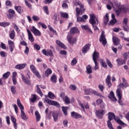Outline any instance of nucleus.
<instances>
[{
  "mask_svg": "<svg viewBox=\"0 0 129 129\" xmlns=\"http://www.w3.org/2000/svg\"><path fill=\"white\" fill-rule=\"evenodd\" d=\"M17 105L21 110V118H22V119H24V120H27V119H28V117H27V115H26V113H25V111H24V110L25 109V108H24V106L22 105L21 100H20L19 99H17Z\"/></svg>",
  "mask_w": 129,
  "mask_h": 129,
  "instance_id": "1",
  "label": "nucleus"
},
{
  "mask_svg": "<svg viewBox=\"0 0 129 129\" xmlns=\"http://www.w3.org/2000/svg\"><path fill=\"white\" fill-rule=\"evenodd\" d=\"M76 17H78L77 19V22H85V20H84V19H83L82 17H79V15H81V16L83 15L82 12L83 11H80V10H79V8H77L76 9Z\"/></svg>",
  "mask_w": 129,
  "mask_h": 129,
  "instance_id": "2",
  "label": "nucleus"
},
{
  "mask_svg": "<svg viewBox=\"0 0 129 129\" xmlns=\"http://www.w3.org/2000/svg\"><path fill=\"white\" fill-rule=\"evenodd\" d=\"M67 38L69 44H70L71 45H74V44H76V41H77V38H76V37H73V36H72V35L68 34L67 36Z\"/></svg>",
  "mask_w": 129,
  "mask_h": 129,
  "instance_id": "3",
  "label": "nucleus"
},
{
  "mask_svg": "<svg viewBox=\"0 0 129 129\" xmlns=\"http://www.w3.org/2000/svg\"><path fill=\"white\" fill-rule=\"evenodd\" d=\"M90 19L89 22L91 24V25H98V19H97V18H96L94 15L90 14Z\"/></svg>",
  "mask_w": 129,
  "mask_h": 129,
  "instance_id": "4",
  "label": "nucleus"
},
{
  "mask_svg": "<svg viewBox=\"0 0 129 129\" xmlns=\"http://www.w3.org/2000/svg\"><path fill=\"white\" fill-rule=\"evenodd\" d=\"M30 69L32 70L33 73L38 77V78H41V75L39 72L36 69L34 65L31 64L30 66Z\"/></svg>",
  "mask_w": 129,
  "mask_h": 129,
  "instance_id": "5",
  "label": "nucleus"
},
{
  "mask_svg": "<svg viewBox=\"0 0 129 129\" xmlns=\"http://www.w3.org/2000/svg\"><path fill=\"white\" fill-rule=\"evenodd\" d=\"M45 101L46 103L50 104V105H54V106H57V107H60V104L58 102L52 101L48 99H45Z\"/></svg>",
  "mask_w": 129,
  "mask_h": 129,
  "instance_id": "6",
  "label": "nucleus"
},
{
  "mask_svg": "<svg viewBox=\"0 0 129 129\" xmlns=\"http://www.w3.org/2000/svg\"><path fill=\"white\" fill-rule=\"evenodd\" d=\"M104 114H105V111L103 109L98 110L96 112V115L98 117V118H102Z\"/></svg>",
  "mask_w": 129,
  "mask_h": 129,
  "instance_id": "7",
  "label": "nucleus"
},
{
  "mask_svg": "<svg viewBox=\"0 0 129 129\" xmlns=\"http://www.w3.org/2000/svg\"><path fill=\"white\" fill-rule=\"evenodd\" d=\"M121 90L120 89V88H118L116 90V95L118 97V102L121 105H122V102L121 101Z\"/></svg>",
  "mask_w": 129,
  "mask_h": 129,
  "instance_id": "8",
  "label": "nucleus"
},
{
  "mask_svg": "<svg viewBox=\"0 0 129 129\" xmlns=\"http://www.w3.org/2000/svg\"><path fill=\"white\" fill-rule=\"evenodd\" d=\"M104 31H102L101 35V37H100V42H102V43L104 46L106 45L107 41H106V38H105V35H104Z\"/></svg>",
  "mask_w": 129,
  "mask_h": 129,
  "instance_id": "9",
  "label": "nucleus"
},
{
  "mask_svg": "<svg viewBox=\"0 0 129 129\" xmlns=\"http://www.w3.org/2000/svg\"><path fill=\"white\" fill-rule=\"evenodd\" d=\"M42 53L45 56H50V57H53L54 55L53 54V52L51 50L47 49V50L45 49L42 50Z\"/></svg>",
  "mask_w": 129,
  "mask_h": 129,
  "instance_id": "10",
  "label": "nucleus"
},
{
  "mask_svg": "<svg viewBox=\"0 0 129 129\" xmlns=\"http://www.w3.org/2000/svg\"><path fill=\"white\" fill-rule=\"evenodd\" d=\"M128 22V18H124L122 22L123 29L126 32H127L128 31V26H127Z\"/></svg>",
  "mask_w": 129,
  "mask_h": 129,
  "instance_id": "11",
  "label": "nucleus"
},
{
  "mask_svg": "<svg viewBox=\"0 0 129 129\" xmlns=\"http://www.w3.org/2000/svg\"><path fill=\"white\" fill-rule=\"evenodd\" d=\"M21 75L22 81L24 82V83H25V84H26L27 85H31V81H30V80L25 77V75H24V74H21Z\"/></svg>",
  "mask_w": 129,
  "mask_h": 129,
  "instance_id": "12",
  "label": "nucleus"
},
{
  "mask_svg": "<svg viewBox=\"0 0 129 129\" xmlns=\"http://www.w3.org/2000/svg\"><path fill=\"white\" fill-rule=\"evenodd\" d=\"M122 83H120L119 84L118 87H122V88H123L124 87L125 88H126V87H128L129 85L128 83L126 82V80L124 78H122Z\"/></svg>",
  "mask_w": 129,
  "mask_h": 129,
  "instance_id": "13",
  "label": "nucleus"
},
{
  "mask_svg": "<svg viewBox=\"0 0 129 129\" xmlns=\"http://www.w3.org/2000/svg\"><path fill=\"white\" fill-rule=\"evenodd\" d=\"M31 32L34 34L35 36H41V32L39 30L37 29L35 26H33L31 29Z\"/></svg>",
  "mask_w": 129,
  "mask_h": 129,
  "instance_id": "14",
  "label": "nucleus"
},
{
  "mask_svg": "<svg viewBox=\"0 0 129 129\" xmlns=\"http://www.w3.org/2000/svg\"><path fill=\"white\" fill-rule=\"evenodd\" d=\"M111 78L110 76L109 75L107 76L105 79V83L109 88H110V87H111V86L112 85L111 82Z\"/></svg>",
  "mask_w": 129,
  "mask_h": 129,
  "instance_id": "15",
  "label": "nucleus"
},
{
  "mask_svg": "<svg viewBox=\"0 0 129 129\" xmlns=\"http://www.w3.org/2000/svg\"><path fill=\"white\" fill-rule=\"evenodd\" d=\"M71 114V116L73 117V118H75L76 119H77L78 118H81L82 117V116L80 115V114L75 111L72 112Z\"/></svg>",
  "mask_w": 129,
  "mask_h": 129,
  "instance_id": "16",
  "label": "nucleus"
},
{
  "mask_svg": "<svg viewBox=\"0 0 129 129\" xmlns=\"http://www.w3.org/2000/svg\"><path fill=\"white\" fill-rule=\"evenodd\" d=\"M128 11V8H122V9H119L118 10H116L115 11L116 15L117 16H119L120 15V13L122 12V13H125Z\"/></svg>",
  "mask_w": 129,
  "mask_h": 129,
  "instance_id": "17",
  "label": "nucleus"
},
{
  "mask_svg": "<svg viewBox=\"0 0 129 129\" xmlns=\"http://www.w3.org/2000/svg\"><path fill=\"white\" fill-rule=\"evenodd\" d=\"M108 98H109V99H110L112 101H113L114 102H116V101H117V99H116V98L114 97V93L112 91H111L110 92V94L108 96Z\"/></svg>",
  "mask_w": 129,
  "mask_h": 129,
  "instance_id": "18",
  "label": "nucleus"
},
{
  "mask_svg": "<svg viewBox=\"0 0 129 129\" xmlns=\"http://www.w3.org/2000/svg\"><path fill=\"white\" fill-rule=\"evenodd\" d=\"M27 33L28 35V39L30 41H31L32 43L35 41V39L34 38V36H33V34H32V32L30 31V30L27 29Z\"/></svg>",
  "mask_w": 129,
  "mask_h": 129,
  "instance_id": "19",
  "label": "nucleus"
},
{
  "mask_svg": "<svg viewBox=\"0 0 129 129\" xmlns=\"http://www.w3.org/2000/svg\"><path fill=\"white\" fill-rule=\"evenodd\" d=\"M70 32L71 35H74L75 34L79 33V30L76 27H72L71 28Z\"/></svg>",
  "mask_w": 129,
  "mask_h": 129,
  "instance_id": "20",
  "label": "nucleus"
},
{
  "mask_svg": "<svg viewBox=\"0 0 129 129\" xmlns=\"http://www.w3.org/2000/svg\"><path fill=\"white\" fill-rule=\"evenodd\" d=\"M90 49V44H86L82 49V53H86L88 50Z\"/></svg>",
  "mask_w": 129,
  "mask_h": 129,
  "instance_id": "21",
  "label": "nucleus"
},
{
  "mask_svg": "<svg viewBox=\"0 0 129 129\" xmlns=\"http://www.w3.org/2000/svg\"><path fill=\"white\" fill-rule=\"evenodd\" d=\"M52 112L51 111H49L48 108H46L45 110V113H46V119H51V114Z\"/></svg>",
  "mask_w": 129,
  "mask_h": 129,
  "instance_id": "22",
  "label": "nucleus"
},
{
  "mask_svg": "<svg viewBox=\"0 0 129 129\" xmlns=\"http://www.w3.org/2000/svg\"><path fill=\"white\" fill-rule=\"evenodd\" d=\"M99 57V53L94 51V52L93 54V60L94 62L97 61V58Z\"/></svg>",
  "mask_w": 129,
  "mask_h": 129,
  "instance_id": "23",
  "label": "nucleus"
},
{
  "mask_svg": "<svg viewBox=\"0 0 129 129\" xmlns=\"http://www.w3.org/2000/svg\"><path fill=\"white\" fill-rule=\"evenodd\" d=\"M96 103L97 104L99 105L100 107H101V108H102V107L104 106V103H103V101L101 99H98L96 100Z\"/></svg>",
  "mask_w": 129,
  "mask_h": 129,
  "instance_id": "24",
  "label": "nucleus"
},
{
  "mask_svg": "<svg viewBox=\"0 0 129 129\" xmlns=\"http://www.w3.org/2000/svg\"><path fill=\"white\" fill-rule=\"evenodd\" d=\"M76 5L77 6H79L81 11L84 12V11H85V9H84V6L82 5L81 3H80V1L77 0Z\"/></svg>",
  "mask_w": 129,
  "mask_h": 129,
  "instance_id": "25",
  "label": "nucleus"
},
{
  "mask_svg": "<svg viewBox=\"0 0 129 129\" xmlns=\"http://www.w3.org/2000/svg\"><path fill=\"white\" fill-rule=\"evenodd\" d=\"M56 43L57 46H59V47H60L61 48H62V49H66V46L63 44V43L61 42L60 40H57L56 41Z\"/></svg>",
  "mask_w": 129,
  "mask_h": 129,
  "instance_id": "26",
  "label": "nucleus"
},
{
  "mask_svg": "<svg viewBox=\"0 0 129 129\" xmlns=\"http://www.w3.org/2000/svg\"><path fill=\"white\" fill-rule=\"evenodd\" d=\"M113 42L116 46H117L119 44V39L116 36H113L112 37Z\"/></svg>",
  "mask_w": 129,
  "mask_h": 129,
  "instance_id": "27",
  "label": "nucleus"
},
{
  "mask_svg": "<svg viewBox=\"0 0 129 129\" xmlns=\"http://www.w3.org/2000/svg\"><path fill=\"white\" fill-rule=\"evenodd\" d=\"M108 118L109 119L108 120H110V121H111V120H112V119H113L114 117H115V115L112 112H109L108 113Z\"/></svg>",
  "mask_w": 129,
  "mask_h": 129,
  "instance_id": "28",
  "label": "nucleus"
},
{
  "mask_svg": "<svg viewBox=\"0 0 129 129\" xmlns=\"http://www.w3.org/2000/svg\"><path fill=\"white\" fill-rule=\"evenodd\" d=\"M25 67H26V64L25 63H22L21 64H17L16 66H15V69H18L19 70L24 69Z\"/></svg>",
  "mask_w": 129,
  "mask_h": 129,
  "instance_id": "29",
  "label": "nucleus"
},
{
  "mask_svg": "<svg viewBox=\"0 0 129 129\" xmlns=\"http://www.w3.org/2000/svg\"><path fill=\"white\" fill-rule=\"evenodd\" d=\"M15 10H16V11H17V12H18L20 15H21V14H22V13L23 12V8H22L21 6H15Z\"/></svg>",
  "mask_w": 129,
  "mask_h": 129,
  "instance_id": "30",
  "label": "nucleus"
},
{
  "mask_svg": "<svg viewBox=\"0 0 129 129\" xmlns=\"http://www.w3.org/2000/svg\"><path fill=\"white\" fill-rule=\"evenodd\" d=\"M110 5H111L113 8H114V6L116 8H118L120 6V3L116 1H114L113 3L112 2L110 3Z\"/></svg>",
  "mask_w": 129,
  "mask_h": 129,
  "instance_id": "31",
  "label": "nucleus"
},
{
  "mask_svg": "<svg viewBox=\"0 0 129 129\" xmlns=\"http://www.w3.org/2000/svg\"><path fill=\"white\" fill-rule=\"evenodd\" d=\"M104 25H107V23L109 22V19L108 17V14H106L105 16L104 17Z\"/></svg>",
  "mask_w": 129,
  "mask_h": 129,
  "instance_id": "32",
  "label": "nucleus"
},
{
  "mask_svg": "<svg viewBox=\"0 0 129 129\" xmlns=\"http://www.w3.org/2000/svg\"><path fill=\"white\" fill-rule=\"evenodd\" d=\"M116 62H117L118 65H119V66H120V65H122L123 64H124V63L125 62L124 61V60L121 59V58H117L116 59Z\"/></svg>",
  "mask_w": 129,
  "mask_h": 129,
  "instance_id": "33",
  "label": "nucleus"
},
{
  "mask_svg": "<svg viewBox=\"0 0 129 129\" xmlns=\"http://www.w3.org/2000/svg\"><path fill=\"white\" fill-rule=\"evenodd\" d=\"M52 116L54 121H57L58 120V114L57 112H52Z\"/></svg>",
  "mask_w": 129,
  "mask_h": 129,
  "instance_id": "34",
  "label": "nucleus"
},
{
  "mask_svg": "<svg viewBox=\"0 0 129 129\" xmlns=\"http://www.w3.org/2000/svg\"><path fill=\"white\" fill-rule=\"evenodd\" d=\"M35 114L36 117V121H40V119H41V115L38 111H36L35 112Z\"/></svg>",
  "mask_w": 129,
  "mask_h": 129,
  "instance_id": "35",
  "label": "nucleus"
},
{
  "mask_svg": "<svg viewBox=\"0 0 129 129\" xmlns=\"http://www.w3.org/2000/svg\"><path fill=\"white\" fill-rule=\"evenodd\" d=\"M82 29H83V30H86L87 31H88V32H90L91 33L92 32L91 31V29H90L89 27H88V25H82L81 26Z\"/></svg>",
  "mask_w": 129,
  "mask_h": 129,
  "instance_id": "36",
  "label": "nucleus"
},
{
  "mask_svg": "<svg viewBox=\"0 0 129 129\" xmlns=\"http://www.w3.org/2000/svg\"><path fill=\"white\" fill-rule=\"evenodd\" d=\"M114 119L115 120V121H117V122H118V123H119V124H121V125H123V124H124V123H123V122H122L121 120L118 118V117H115Z\"/></svg>",
  "mask_w": 129,
  "mask_h": 129,
  "instance_id": "37",
  "label": "nucleus"
},
{
  "mask_svg": "<svg viewBox=\"0 0 129 129\" xmlns=\"http://www.w3.org/2000/svg\"><path fill=\"white\" fill-rule=\"evenodd\" d=\"M10 22H0V26L1 27H4L6 28V27H8V26H10Z\"/></svg>",
  "mask_w": 129,
  "mask_h": 129,
  "instance_id": "38",
  "label": "nucleus"
},
{
  "mask_svg": "<svg viewBox=\"0 0 129 129\" xmlns=\"http://www.w3.org/2000/svg\"><path fill=\"white\" fill-rule=\"evenodd\" d=\"M86 69L87 74H91V73H92V70L91 69V66L90 65H88L86 67Z\"/></svg>",
  "mask_w": 129,
  "mask_h": 129,
  "instance_id": "39",
  "label": "nucleus"
},
{
  "mask_svg": "<svg viewBox=\"0 0 129 129\" xmlns=\"http://www.w3.org/2000/svg\"><path fill=\"white\" fill-rule=\"evenodd\" d=\"M10 75H11V72H8L6 73L5 74H4L3 75V79H7L9 78V77H10Z\"/></svg>",
  "mask_w": 129,
  "mask_h": 129,
  "instance_id": "40",
  "label": "nucleus"
},
{
  "mask_svg": "<svg viewBox=\"0 0 129 129\" xmlns=\"http://www.w3.org/2000/svg\"><path fill=\"white\" fill-rule=\"evenodd\" d=\"M50 79L53 83H56L57 82V77L55 75H52Z\"/></svg>",
  "mask_w": 129,
  "mask_h": 129,
  "instance_id": "41",
  "label": "nucleus"
},
{
  "mask_svg": "<svg viewBox=\"0 0 129 129\" xmlns=\"http://www.w3.org/2000/svg\"><path fill=\"white\" fill-rule=\"evenodd\" d=\"M16 36V33L15 32V30H12L11 33L10 34L9 36L12 39L14 40L15 39V36Z\"/></svg>",
  "mask_w": 129,
  "mask_h": 129,
  "instance_id": "42",
  "label": "nucleus"
},
{
  "mask_svg": "<svg viewBox=\"0 0 129 129\" xmlns=\"http://www.w3.org/2000/svg\"><path fill=\"white\" fill-rule=\"evenodd\" d=\"M50 74H52V70L50 69H48L45 73V76H47L48 77Z\"/></svg>",
  "mask_w": 129,
  "mask_h": 129,
  "instance_id": "43",
  "label": "nucleus"
},
{
  "mask_svg": "<svg viewBox=\"0 0 129 129\" xmlns=\"http://www.w3.org/2000/svg\"><path fill=\"white\" fill-rule=\"evenodd\" d=\"M36 92L37 93H39L41 96L43 95V93H42V91H41V89H40V88L39 87V85H37L36 86Z\"/></svg>",
  "mask_w": 129,
  "mask_h": 129,
  "instance_id": "44",
  "label": "nucleus"
},
{
  "mask_svg": "<svg viewBox=\"0 0 129 129\" xmlns=\"http://www.w3.org/2000/svg\"><path fill=\"white\" fill-rule=\"evenodd\" d=\"M16 86H12L11 88V92L12 93H13V94H16L17 91H16Z\"/></svg>",
  "mask_w": 129,
  "mask_h": 129,
  "instance_id": "45",
  "label": "nucleus"
},
{
  "mask_svg": "<svg viewBox=\"0 0 129 129\" xmlns=\"http://www.w3.org/2000/svg\"><path fill=\"white\" fill-rule=\"evenodd\" d=\"M63 100L65 102V103H67V104L70 103V99L68 96H66L64 98H63Z\"/></svg>",
  "mask_w": 129,
  "mask_h": 129,
  "instance_id": "46",
  "label": "nucleus"
},
{
  "mask_svg": "<svg viewBox=\"0 0 129 129\" xmlns=\"http://www.w3.org/2000/svg\"><path fill=\"white\" fill-rule=\"evenodd\" d=\"M85 94L86 95H89L92 92L91 89H87L84 90Z\"/></svg>",
  "mask_w": 129,
  "mask_h": 129,
  "instance_id": "47",
  "label": "nucleus"
},
{
  "mask_svg": "<svg viewBox=\"0 0 129 129\" xmlns=\"http://www.w3.org/2000/svg\"><path fill=\"white\" fill-rule=\"evenodd\" d=\"M100 62L102 67H104V68H106V67H107V64H106V62H105L104 60L100 59Z\"/></svg>",
  "mask_w": 129,
  "mask_h": 129,
  "instance_id": "48",
  "label": "nucleus"
},
{
  "mask_svg": "<svg viewBox=\"0 0 129 129\" xmlns=\"http://www.w3.org/2000/svg\"><path fill=\"white\" fill-rule=\"evenodd\" d=\"M68 108L67 107H62V110L64 115H67V109Z\"/></svg>",
  "mask_w": 129,
  "mask_h": 129,
  "instance_id": "49",
  "label": "nucleus"
},
{
  "mask_svg": "<svg viewBox=\"0 0 129 129\" xmlns=\"http://www.w3.org/2000/svg\"><path fill=\"white\" fill-rule=\"evenodd\" d=\"M107 126L109 129H114L113 127H112V124H111V122L110 120H108L107 122Z\"/></svg>",
  "mask_w": 129,
  "mask_h": 129,
  "instance_id": "50",
  "label": "nucleus"
},
{
  "mask_svg": "<svg viewBox=\"0 0 129 129\" xmlns=\"http://www.w3.org/2000/svg\"><path fill=\"white\" fill-rule=\"evenodd\" d=\"M48 96L49 98H51V99H54V98H55V95L51 92H49L48 93Z\"/></svg>",
  "mask_w": 129,
  "mask_h": 129,
  "instance_id": "51",
  "label": "nucleus"
},
{
  "mask_svg": "<svg viewBox=\"0 0 129 129\" xmlns=\"http://www.w3.org/2000/svg\"><path fill=\"white\" fill-rule=\"evenodd\" d=\"M0 56L3 57H7V56H8V54H7V52L5 51H1Z\"/></svg>",
  "mask_w": 129,
  "mask_h": 129,
  "instance_id": "52",
  "label": "nucleus"
},
{
  "mask_svg": "<svg viewBox=\"0 0 129 129\" xmlns=\"http://www.w3.org/2000/svg\"><path fill=\"white\" fill-rule=\"evenodd\" d=\"M37 100V96L36 94L33 95L32 98L31 99V102H35Z\"/></svg>",
  "mask_w": 129,
  "mask_h": 129,
  "instance_id": "53",
  "label": "nucleus"
},
{
  "mask_svg": "<svg viewBox=\"0 0 129 129\" xmlns=\"http://www.w3.org/2000/svg\"><path fill=\"white\" fill-rule=\"evenodd\" d=\"M13 25L14 27L15 30L16 31L17 33L20 32V29H19V27H18V26H17V24L15 23H13Z\"/></svg>",
  "mask_w": 129,
  "mask_h": 129,
  "instance_id": "54",
  "label": "nucleus"
},
{
  "mask_svg": "<svg viewBox=\"0 0 129 129\" xmlns=\"http://www.w3.org/2000/svg\"><path fill=\"white\" fill-rule=\"evenodd\" d=\"M106 62L108 64L109 67H110V68H112V64L111 63L110 61H109V59H108V58H106Z\"/></svg>",
  "mask_w": 129,
  "mask_h": 129,
  "instance_id": "55",
  "label": "nucleus"
},
{
  "mask_svg": "<svg viewBox=\"0 0 129 129\" xmlns=\"http://www.w3.org/2000/svg\"><path fill=\"white\" fill-rule=\"evenodd\" d=\"M61 16L62 17V18H68V14L65 13L64 12H61L60 13Z\"/></svg>",
  "mask_w": 129,
  "mask_h": 129,
  "instance_id": "56",
  "label": "nucleus"
},
{
  "mask_svg": "<svg viewBox=\"0 0 129 129\" xmlns=\"http://www.w3.org/2000/svg\"><path fill=\"white\" fill-rule=\"evenodd\" d=\"M8 45L9 47H12L13 46H15V43L13 41H12V40H10L8 41Z\"/></svg>",
  "mask_w": 129,
  "mask_h": 129,
  "instance_id": "57",
  "label": "nucleus"
},
{
  "mask_svg": "<svg viewBox=\"0 0 129 129\" xmlns=\"http://www.w3.org/2000/svg\"><path fill=\"white\" fill-rule=\"evenodd\" d=\"M70 88L71 89V90H76V88H77V87L74 85H71Z\"/></svg>",
  "mask_w": 129,
  "mask_h": 129,
  "instance_id": "58",
  "label": "nucleus"
},
{
  "mask_svg": "<svg viewBox=\"0 0 129 129\" xmlns=\"http://www.w3.org/2000/svg\"><path fill=\"white\" fill-rule=\"evenodd\" d=\"M44 12L46 13V15H49V11H48V7L44 6L43 7Z\"/></svg>",
  "mask_w": 129,
  "mask_h": 129,
  "instance_id": "59",
  "label": "nucleus"
},
{
  "mask_svg": "<svg viewBox=\"0 0 129 129\" xmlns=\"http://www.w3.org/2000/svg\"><path fill=\"white\" fill-rule=\"evenodd\" d=\"M6 5L7 6V7H11L12 6V2L8 0L6 2Z\"/></svg>",
  "mask_w": 129,
  "mask_h": 129,
  "instance_id": "60",
  "label": "nucleus"
},
{
  "mask_svg": "<svg viewBox=\"0 0 129 129\" xmlns=\"http://www.w3.org/2000/svg\"><path fill=\"white\" fill-rule=\"evenodd\" d=\"M32 19L33 20V21H39V20H40V18H39V17L37 16H33L32 17Z\"/></svg>",
  "mask_w": 129,
  "mask_h": 129,
  "instance_id": "61",
  "label": "nucleus"
},
{
  "mask_svg": "<svg viewBox=\"0 0 129 129\" xmlns=\"http://www.w3.org/2000/svg\"><path fill=\"white\" fill-rule=\"evenodd\" d=\"M62 7L63 9H68V5H67V4H66V3H65V2H63L62 5Z\"/></svg>",
  "mask_w": 129,
  "mask_h": 129,
  "instance_id": "62",
  "label": "nucleus"
},
{
  "mask_svg": "<svg viewBox=\"0 0 129 129\" xmlns=\"http://www.w3.org/2000/svg\"><path fill=\"white\" fill-rule=\"evenodd\" d=\"M116 22V19H112L110 21V25L113 26V25L115 24Z\"/></svg>",
  "mask_w": 129,
  "mask_h": 129,
  "instance_id": "63",
  "label": "nucleus"
},
{
  "mask_svg": "<svg viewBox=\"0 0 129 129\" xmlns=\"http://www.w3.org/2000/svg\"><path fill=\"white\" fill-rule=\"evenodd\" d=\"M77 63V60H76V58H74L71 62L72 65H75Z\"/></svg>",
  "mask_w": 129,
  "mask_h": 129,
  "instance_id": "64",
  "label": "nucleus"
}]
</instances>
